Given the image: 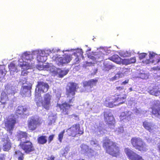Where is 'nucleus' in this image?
I'll return each mask as SVG.
<instances>
[{
  "label": "nucleus",
  "mask_w": 160,
  "mask_h": 160,
  "mask_svg": "<svg viewBox=\"0 0 160 160\" xmlns=\"http://www.w3.org/2000/svg\"><path fill=\"white\" fill-rule=\"evenodd\" d=\"M149 73L142 69L140 70L137 76V77L142 79H147L149 77Z\"/></svg>",
  "instance_id": "35"
},
{
  "label": "nucleus",
  "mask_w": 160,
  "mask_h": 160,
  "mask_svg": "<svg viewBox=\"0 0 160 160\" xmlns=\"http://www.w3.org/2000/svg\"><path fill=\"white\" fill-rule=\"evenodd\" d=\"M126 61L127 64H128L135 62L136 60L135 58L133 57L130 59H126Z\"/></svg>",
  "instance_id": "46"
},
{
  "label": "nucleus",
  "mask_w": 160,
  "mask_h": 160,
  "mask_svg": "<svg viewBox=\"0 0 160 160\" xmlns=\"http://www.w3.org/2000/svg\"><path fill=\"white\" fill-rule=\"evenodd\" d=\"M16 152L19 155L18 158V160H23L24 154L22 153L20 151H18Z\"/></svg>",
  "instance_id": "50"
},
{
  "label": "nucleus",
  "mask_w": 160,
  "mask_h": 160,
  "mask_svg": "<svg viewBox=\"0 0 160 160\" xmlns=\"http://www.w3.org/2000/svg\"><path fill=\"white\" fill-rule=\"evenodd\" d=\"M80 148H81L82 153L87 154L90 148H89L88 146L84 144H82L80 145Z\"/></svg>",
  "instance_id": "40"
},
{
  "label": "nucleus",
  "mask_w": 160,
  "mask_h": 160,
  "mask_svg": "<svg viewBox=\"0 0 160 160\" xmlns=\"http://www.w3.org/2000/svg\"><path fill=\"white\" fill-rule=\"evenodd\" d=\"M98 78L92 79L88 81H85L83 82V87L87 92H91L92 88L95 86L98 82Z\"/></svg>",
  "instance_id": "15"
},
{
  "label": "nucleus",
  "mask_w": 160,
  "mask_h": 160,
  "mask_svg": "<svg viewBox=\"0 0 160 160\" xmlns=\"http://www.w3.org/2000/svg\"><path fill=\"white\" fill-rule=\"evenodd\" d=\"M66 132L69 136L75 137H78L82 134L83 133V130L80 128V124L79 123H77L73 124L71 127L68 129Z\"/></svg>",
  "instance_id": "7"
},
{
  "label": "nucleus",
  "mask_w": 160,
  "mask_h": 160,
  "mask_svg": "<svg viewBox=\"0 0 160 160\" xmlns=\"http://www.w3.org/2000/svg\"><path fill=\"white\" fill-rule=\"evenodd\" d=\"M0 107L3 109H12L13 107L14 101L12 100H0Z\"/></svg>",
  "instance_id": "22"
},
{
  "label": "nucleus",
  "mask_w": 160,
  "mask_h": 160,
  "mask_svg": "<svg viewBox=\"0 0 160 160\" xmlns=\"http://www.w3.org/2000/svg\"><path fill=\"white\" fill-rule=\"evenodd\" d=\"M27 134L25 132H21L18 136V141H20V143L25 142L27 141Z\"/></svg>",
  "instance_id": "37"
},
{
  "label": "nucleus",
  "mask_w": 160,
  "mask_h": 160,
  "mask_svg": "<svg viewBox=\"0 0 160 160\" xmlns=\"http://www.w3.org/2000/svg\"><path fill=\"white\" fill-rule=\"evenodd\" d=\"M103 53L101 51L95 52L94 54V56L88 54L87 55V56L88 58L92 60L93 61L99 62L102 60L103 57Z\"/></svg>",
  "instance_id": "23"
},
{
  "label": "nucleus",
  "mask_w": 160,
  "mask_h": 160,
  "mask_svg": "<svg viewBox=\"0 0 160 160\" xmlns=\"http://www.w3.org/2000/svg\"><path fill=\"white\" fill-rule=\"evenodd\" d=\"M2 138V141L3 142L2 149L5 151H8L11 147V143L7 134H5Z\"/></svg>",
  "instance_id": "20"
},
{
  "label": "nucleus",
  "mask_w": 160,
  "mask_h": 160,
  "mask_svg": "<svg viewBox=\"0 0 160 160\" xmlns=\"http://www.w3.org/2000/svg\"><path fill=\"white\" fill-rule=\"evenodd\" d=\"M41 119L39 116H35L29 118L28 121V126L30 130L33 131L40 124Z\"/></svg>",
  "instance_id": "11"
},
{
  "label": "nucleus",
  "mask_w": 160,
  "mask_h": 160,
  "mask_svg": "<svg viewBox=\"0 0 160 160\" xmlns=\"http://www.w3.org/2000/svg\"><path fill=\"white\" fill-rule=\"evenodd\" d=\"M97 151V150H94L90 148L87 154H89L90 155L93 156L97 155L98 153Z\"/></svg>",
  "instance_id": "45"
},
{
  "label": "nucleus",
  "mask_w": 160,
  "mask_h": 160,
  "mask_svg": "<svg viewBox=\"0 0 160 160\" xmlns=\"http://www.w3.org/2000/svg\"><path fill=\"white\" fill-rule=\"evenodd\" d=\"M70 147L68 146H66L65 148H62L60 151V157H66L69 151Z\"/></svg>",
  "instance_id": "39"
},
{
  "label": "nucleus",
  "mask_w": 160,
  "mask_h": 160,
  "mask_svg": "<svg viewBox=\"0 0 160 160\" xmlns=\"http://www.w3.org/2000/svg\"><path fill=\"white\" fill-rule=\"evenodd\" d=\"M147 54L145 53H141L139 55V58L140 59H142L143 58H144L146 55H147Z\"/></svg>",
  "instance_id": "55"
},
{
  "label": "nucleus",
  "mask_w": 160,
  "mask_h": 160,
  "mask_svg": "<svg viewBox=\"0 0 160 160\" xmlns=\"http://www.w3.org/2000/svg\"><path fill=\"white\" fill-rule=\"evenodd\" d=\"M9 100L8 95L5 92H2L1 94L0 100Z\"/></svg>",
  "instance_id": "43"
},
{
  "label": "nucleus",
  "mask_w": 160,
  "mask_h": 160,
  "mask_svg": "<svg viewBox=\"0 0 160 160\" xmlns=\"http://www.w3.org/2000/svg\"><path fill=\"white\" fill-rule=\"evenodd\" d=\"M71 105H70L68 103L65 102L60 104L58 103L57 104V107L59 108L61 110H62V113L64 115H68L69 111L70 109Z\"/></svg>",
  "instance_id": "24"
},
{
  "label": "nucleus",
  "mask_w": 160,
  "mask_h": 160,
  "mask_svg": "<svg viewBox=\"0 0 160 160\" xmlns=\"http://www.w3.org/2000/svg\"><path fill=\"white\" fill-rule=\"evenodd\" d=\"M8 68L10 72V74L11 75H14L15 74L17 73L20 74L22 76L23 75V72L22 71H21L20 68H18V66H16L15 64L11 62L8 65Z\"/></svg>",
  "instance_id": "19"
},
{
  "label": "nucleus",
  "mask_w": 160,
  "mask_h": 160,
  "mask_svg": "<svg viewBox=\"0 0 160 160\" xmlns=\"http://www.w3.org/2000/svg\"><path fill=\"white\" fill-rule=\"evenodd\" d=\"M75 56L76 57L75 58V62H74V63L75 64H78L80 60L81 59V58H83V57L82 56Z\"/></svg>",
  "instance_id": "52"
},
{
  "label": "nucleus",
  "mask_w": 160,
  "mask_h": 160,
  "mask_svg": "<svg viewBox=\"0 0 160 160\" xmlns=\"http://www.w3.org/2000/svg\"><path fill=\"white\" fill-rule=\"evenodd\" d=\"M152 112V114L158 117L160 116V101L159 100L154 101Z\"/></svg>",
  "instance_id": "25"
},
{
  "label": "nucleus",
  "mask_w": 160,
  "mask_h": 160,
  "mask_svg": "<svg viewBox=\"0 0 160 160\" xmlns=\"http://www.w3.org/2000/svg\"><path fill=\"white\" fill-rule=\"evenodd\" d=\"M35 89V96L40 97L41 93L46 92L49 88L48 83L43 81H38L36 86Z\"/></svg>",
  "instance_id": "9"
},
{
  "label": "nucleus",
  "mask_w": 160,
  "mask_h": 160,
  "mask_svg": "<svg viewBox=\"0 0 160 160\" xmlns=\"http://www.w3.org/2000/svg\"><path fill=\"white\" fill-rule=\"evenodd\" d=\"M103 116L104 121L108 127L111 129H113L115 127V121L111 110L105 109L103 112Z\"/></svg>",
  "instance_id": "8"
},
{
  "label": "nucleus",
  "mask_w": 160,
  "mask_h": 160,
  "mask_svg": "<svg viewBox=\"0 0 160 160\" xmlns=\"http://www.w3.org/2000/svg\"><path fill=\"white\" fill-rule=\"evenodd\" d=\"M35 54H33L32 52V54L27 52H24L21 56V58L18 60V65L23 69H27L30 66V62L32 59L35 57Z\"/></svg>",
  "instance_id": "4"
},
{
  "label": "nucleus",
  "mask_w": 160,
  "mask_h": 160,
  "mask_svg": "<svg viewBox=\"0 0 160 160\" xmlns=\"http://www.w3.org/2000/svg\"><path fill=\"white\" fill-rule=\"evenodd\" d=\"M29 109V107L27 105L19 106L16 108L15 113L6 119L5 122V126L9 135L12 134L17 119L19 117L24 118L26 116H28Z\"/></svg>",
  "instance_id": "1"
},
{
  "label": "nucleus",
  "mask_w": 160,
  "mask_h": 160,
  "mask_svg": "<svg viewBox=\"0 0 160 160\" xmlns=\"http://www.w3.org/2000/svg\"><path fill=\"white\" fill-rule=\"evenodd\" d=\"M103 70L104 71L108 72L111 70L116 69V66L110 62L104 61L103 62Z\"/></svg>",
  "instance_id": "31"
},
{
  "label": "nucleus",
  "mask_w": 160,
  "mask_h": 160,
  "mask_svg": "<svg viewBox=\"0 0 160 160\" xmlns=\"http://www.w3.org/2000/svg\"><path fill=\"white\" fill-rule=\"evenodd\" d=\"M124 87L122 85L117 87L115 89L116 91H118L121 93H122V92L124 91Z\"/></svg>",
  "instance_id": "49"
},
{
  "label": "nucleus",
  "mask_w": 160,
  "mask_h": 160,
  "mask_svg": "<svg viewBox=\"0 0 160 160\" xmlns=\"http://www.w3.org/2000/svg\"><path fill=\"white\" fill-rule=\"evenodd\" d=\"M114 100V101L119 105L124 103L127 97V95L125 93H121L115 96H112Z\"/></svg>",
  "instance_id": "21"
},
{
  "label": "nucleus",
  "mask_w": 160,
  "mask_h": 160,
  "mask_svg": "<svg viewBox=\"0 0 160 160\" xmlns=\"http://www.w3.org/2000/svg\"><path fill=\"white\" fill-rule=\"evenodd\" d=\"M118 131L120 133H123L124 132L123 128L122 127L119 128L118 129Z\"/></svg>",
  "instance_id": "58"
},
{
  "label": "nucleus",
  "mask_w": 160,
  "mask_h": 160,
  "mask_svg": "<svg viewBox=\"0 0 160 160\" xmlns=\"http://www.w3.org/2000/svg\"><path fill=\"white\" fill-rule=\"evenodd\" d=\"M17 92L16 87L12 84H8L5 87V91L7 95H14Z\"/></svg>",
  "instance_id": "29"
},
{
  "label": "nucleus",
  "mask_w": 160,
  "mask_h": 160,
  "mask_svg": "<svg viewBox=\"0 0 160 160\" xmlns=\"http://www.w3.org/2000/svg\"><path fill=\"white\" fill-rule=\"evenodd\" d=\"M148 92L151 95L156 96L160 94V84L158 83L152 84L148 88Z\"/></svg>",
  "instance_id": "17"
},
{
  "label": "nucleus",
  "mask_w": 160,
  "mask_h": 160,
  "mask_svg": "<svg viewBox=\"0 0 160 160\" xmlns=\"http://www.w3.org/2000/svg\"><path fill=\"white\" fill-rule=\"evenodd\" d=\"M18 82V86H21V87L27 86L30 83L32 82V84H33V82L32 80L28 79L27 77H24L23 76L21 77L19 80V81H17Z\"/></svg>",
  "instance_id": "26"
},
{
  "label": "nucleus",
  "mask_w": 160,
  "mask_h": 160,
  "mask_svg": "<svg viewBox=\"0 0 160 160\" xmlns=\"http://www.w3.org/2000/svg\"><path fill=\"white\" fill-rule=\"evenodd\" d=\"M89 142L91 146L95 150H98L101 149V147L99 141L95 138H92L89 140Z\"/></svg>",
  "instance_id": "33"
},
{
  "label": "nucleus",
  "mask_w": 160,
  "mask_h": 160,
  "mask_svg": "<svg viewBox=\"0 0 160 160\" xmlns=\"http://www.w3.org/2000/svg\"><path fill=\"white\" fill-rule=\"evenodd\" d=\"M124 151L128 158L131 160H144L142 157L129 148H124Z\"/></svg>",
  "instance_id": "14"
},
{
  "label": "nucleus",
  "mask_w": 160,
  "mask_h": 160,
  "mask_svg": "<svg viewBox=\"0 0 160 160\" xmlns=\"http://www.w3.org/2000/svg\"><path fill=\"white\" fill-rule=\"evenodd\" d=\"M55 50H54V49H53L52 51L50 49H45V50H37L35 51H33V53H38L39 52H40V53H42L43 54V55H45V56H46V57H47V56L49 55L50 54L52 53V52H55Z\"/></svg>",
  "instance_id": "36"
},
{
  "label": "nucleus",
  "mask_w": 160,
  "mask_h": 160,
  "mask_svg": "<svg viewBox=\"0 0 160 160\" xmlns=\"http://www.w3.org/2000/svg\"><path fill=\"white\" fill-rule=\"evenodd\" d=\"M48 120L49 121V124L51 125L52 124H54L55 122L56 119L55 118L52 116H49L48 118Z\"/></svg>",
  "instance_id": "47"
},
{
  "label": "nucleus",
  "mask_w": 160,
  "mask_h": 160,
  "mask_svg": "<svg viewBox=\"0 0 160 160\" xmlns=\"http://www.w3.org/2000/svg\"><path fill=\"white\" fill-rule=\"evenodd\" d=\"M94 62H88L87 63V65L90 66L91 65L94 64Z\"/></svg>",
  "instance_id": "64"
},
{
  "label": "nucleus",
  "mask_w": 160,
  "mask_h": 160,
  "mask_svg": "<svg viewBox=\"0 0 160 160\" xmlns=\"http://www.w3.org/2000/svg\"><path fill=\"white\" fill-rule=\"evenodd\" d=\"M54 134H52L50 135L48 138V143H50L51 141L53 140L54 137Z\"/></svg>",
  "instance_id": "53"
},
{
  "label": "nucleus",
  "mask_w": 160,
  "mask_h": 160,
  "mask_svg": "<svg viewBox=\"0 0 160 160\" xmlns=\"http://www.w3.org/2000/svg\"><path fill=\"white\" fill-rule=\"evenodd\" d=\"M79 88L78 84L72 82L69 83L66 88V95L68 102L71 103L74 101V98L77 92V89Z\"/></svg>",
  "instance_id": "5"
},
{
  "label": "nucleus",
  "mask_w": 160,
  "mask_h": 160,
  "mask_svg": "<svg viewBox=\"0 0 160 160\" xmlns=\"http://www.w3.org/2000/svg\"><path fill=\"white\" fill-rule=\"evenodd\" d=\"M83 52L82 51V50L80 48H78L76 50V51L73 53V55L74 56H83Z\"/></svg>",
  "instance_id": "42"
},
{
  "label": "nucleus",
  "mask_w": 160,
  "mask_h": 160,
  "mask_svg": "<svg viewBox=\"0 0 160 160\" xmlns=\"http://www.w3.org/2000/svg\"><path fill=\"white\" fill-rule=\"evenodd\" d=\"M27 86L21 87L20 93L23 97H30L31 96V89L32 88V82Z\"/></svg>",
  "instance_id": "18"
},
{
  "label": "nucleus",
  "mask_w": 160,
  "mask_h": 160,
  "mask_svg": "<svg viewBox=\"0 0 160 160\" xmlns=\"http://www.w3.org/2000/svg\"><path fill=\"white\" fill-rule=\"evenodd\" d=\"M145 138L146 140L148 143H149L152 142V138H151L150 136L148 135L147 136H146Z\"/></svg>",
  "instance_id": "54"
},
{
  "label": "nucleus",
  "mask_w": 160,
  "mask_h": 160,
  "mask_svg": "<svg viewBox=\"0 0 160 160\" xmlns=\"http://www.w3.org/2000/svg\"><path fill=\"white\" fill-rule=\"evenodd\" d=\"M134 112L136 115L141 116L142 114H143V112H144V111H142L141 109L136 108L134 110Z\"/></svg>",
  "instance_id": "48"
},
{
  "label": "nucleus",
  "mask_w": 160,
  "mask_h": 160,
  "mask_svg": "<svg viewBox=\"0 0 160 160\" xmlns=\"http://www.w3.org/2000/svg\"><path fill=\"white\" fill-rule=\"evenodd\" d=\"M47 141V137L45 135H40L37 138L38 143L40 144L43 145L46 143Z\"/></svg>",
  "instance_id": "38"
},
{
  "label": "nucleus",
  "mask_w": 160,
  "mask_h": 160,
  "mask_svg": "<svg viewBox=\"0 0 160 160\" xmlns=\"http://www.w3.org/2000/svg\"><path fill=\"white\" fill-rule=\"evenodd\" d=\"M97 127L96 132L97 135L99 137L102 136L105 131L104 129V124L102 122H101L97 125Z\"/></svg>",
  "instance_id": "32"
},
{
  "label": "nucleus",
  "mask_w": 160,
  "mask_h": 160,
  "mask_svg": "<svg viewBox=\"0 0 160 160\" xmlns=\"http://www.w3.org/2000/svg\"><path fill=\"white\" fill-rule=\"evenodd\" d=\"M114 101V100L112 96L111 98V99L109 100V101L108 103V105L107 106L110 108H112L114 106L116 105H117V103H116V102Z\"/></svg>",
  "instance_id": "41"
},
{
  "label": "nucleus",
  "mask_w": 160,
  "mask_h": 160,
  "mask_svg": "<svg viewBox=\"0 0 160 160\" xmlns=\"http://www.w3.org/2000/svg\"><path fill=\"white\" fill-rule=\"evenodd\" d=\"M149 56L150 59L148 60L147 63H149L152 62V63L155 64L160 62V58L156 53L154 52L150 53L149 54Z\"/></svg>",
  "instance_id": "28"
},
{
  "label": "nucleus",
  "mask_w": 160,
  "mask_h": 160,
  "mask_svg": "<svg viewBox=\"0 0 160 160\" xmlns=\"http://www.w3.org/2000/svg\"><path fill=\"white\" fill-rule=\"evenodd\" d=\"M113 57L116 60H117V61H120L121 60V58L118 55H116L114 56H113Z\"/></svg>",
  "instance_id": "57"
},
{
  "label": "nucleus",
  "mask_w": 160,
  "mask_h": 160,
  "mask_svg": "<svg viewBox=\"0 0 160 160\" xmlns=\"http://www.w3.org/2000/svg\"><path fill=\"white\" fill-rule=\"evenodd\" d=\"M128 80H126L122 82L121 85L122 86V85H125L126 84L128 83Z\"/></svg>",
  "instance_id": "61"
},
{
  "label": "nucleus",
  "mask_w": 160,
  "mask_h": 160,
  "mask_svg": "<svg viewBox=\"0 0 160 160\" xmlns=\"http://www.w3.org/2000/svg\"><path fill=\"white\" fill-rule=\"evenodd\" d=\"M37 68L40 70H50L54 72L56 75L60 78H62L66 75L69 70L68 69H61L57 68L52 64H45L43 65L39 64L37 66Z\"/></svg>",
  "instance_id": "3"
},
{
  "label": "nucleus",
  "mask_w": 160,
  "mask_h": 160,
  "mask_svg": "<svg viewBox=\"0 0 160 160\" xmlns=\"http://www.w3.org/2000/svg\"><path fill=\"white\" fill-rule=\"evenodd\" d=\"M52 96L48 93L44 94L42 100V107L46 110H48L51 105Z\"/></svg>",
  "instance_id": "16"
},
{
  "label": "nucleus",
  "mask_w": 160,
  "mask_h": 160,
  "mask_svg": "<svg viewBox=\"0 0 160 160\" xmlns=\"http://www.w3.org/2000/svg\"><path fill=\"white\" fill-rule=\"evenodd\" d=\"M6 155L4 154H0V160H5Z\"/></svg>",
  "instance_id": "56"
},
{
  "label": "nucleus",
  "mask_w": 160,
  "mask_h": 160,
  "mask_svg": "<svg viewBox=\"0 0 160 160\" xmlns=\"http://www.w3.org/2000/svg\"><path fill=\"white\" fill-rule=\"evenodd\" d=\"M72 118H73V117H75V119L76 120H77L78 119V118L77 115H76L75 114H72L71 116Z\"/></svg>",
  "instance_id": "60"
},
{
  "label": "nucleus",
  "mask_w": 160,
  "mask_h": 160,
  "mask_svg": "<svg viewBox=\"0 0 160 160\" xmlns=\"http://www.w3.org/2000/svg\"><path fill=\"white\" fill-rule=\"evenodd\" d=\"M57 56L56 58V64L59 67H62L69 63L72 60V56L68 54H64L62 57Z\"/></svg>",
  "instance_id": "12"
},
{
  "label": "nucleus",
  "mask_w": 160,
  "mask_h": 160,
  "mask_svg": "<svg viewBox=\"0 0 160 160\" xmlns=\"http://www.w3.org/2000/svg\"><path fill=\"white\" fill-rule=\"evenodd\" d=\"M5 71V70H0V79L1 80V78H4V76L6 74Z\"/></svg>",
  "instance_id": "51"
},
{
  "label": "nucleus",
  "mask_w": 160,
  "mask_h": 160,
  "mask_svg": "<svg viewBox=\"0 0 160 160\" xmlns=\"http://www.w3.org/2000/svg\"><path fill=\"white\" fill-rule=\"evenodd\" d=\"M104 51L106 52V54H109L110 53V51L109 50H108L107 49V48H105L103 49Z\"/></svg>",
  "instance_id": "59"
},
{
  "label": "nucleus",
  "mask_w": 160,
  "mask_h": 160,
  "mask_svg": "<svg viewBox=\"0 0 160 160\" xmlns=\"http://www.w3.org/2000/svg\"><path fill=\"white\" fill-rule=\"evenodd\" d=\"M131 142L133 146L138 151L146 152L148 150L146 145L139 138H132Z\"/></svg>",
  "instance_id": "6"
},
{
  "label": "nucleus",
  "mask_w": 160,
  "mask_h": 160,
  "mask_svg": "<svg viewBox=\"0 0 160 160\" xmlns=\"http://www.w3.org/2000/svg\"><path fill=\"white\" fill-rule=\"evenodd\" d=\"M132 112L130 111H126L121 113L119 118L121 121H123L124 122L128 121L131 118Z\"/></svg>",
  "instance_id": "30"
},
{
  "label": "nucleus",
  "mask_w": 160,
  "mask_h": 160,
  "mask_svg": "<svg viewBox=\"0 0 160 160\" xmlns=\"http://www.w3.org/2000/svg\"><path fill=\"white\" fill-rule=\"evenodd\" d=\"M65 132V130H64L62 131L58 135V139L59 142L61 143L62 141V140L63 138L64 134Z\"/></svg>",
  "instance_id": "44"
},
{
  "label": "nucleus",
  "mask_w": 160,
  "mask_h": 160,
  "mask_svg": "<svg viewBox=\"0 0 160 160\" xmlns=\"http://www.w3.org/2000/svg\"><path fill=\"white\" fill-rule=\"evenodd\" d=\"M33 54H34L33 53V51H32ZM34 54H35V56H37V61L38 62H41V63H40L38 64H37L36 65V68L38 70L40 71V70H39L37 68V66H38L39 64H41V65L45 64H49V63H43V62H44L46 61V60L47 59V58L46 56H45V55H43V54L40 53V52H39L38 53H34Z\"/></svg>",
  "instance_id": "27"
},
{
  "label": "nucleus",
  "mask_w": 160,
  "mask_h": 160,
  "mask_svg": "<svg viewBox=\"0 0 160 160\" xmlns=\"http://www.w3.org/2000/svg\"><path fill=\"white\" fill-rule=\"evenodd\" d=\"M118 68V71L115 75L110 78V80L111 81H114L120 78H122L125 76H127L128 75L130 72V68Z\"/></svg>",
  "instance_id": "13"
},
{
  "label": "nucleus",
  "mask_w": 160,
  "mask_h": 160,
  "mask_svg": "<svg viewBox=\"0 0 160 160\" xmlns=\"http://www.w3.org/2000/svg\"><path fill=\"white\" fill-rule=\"evenodd\" d=\"M19 146L26 154L31 153L35 150L33 143L29 140L20 143Z\"/></svg>",
  "instance_id": "10"
},
{
  "label": "nucleus",
  "mask_w": 160,
  "mask_h": 160,
  "mask_svg": "<svg viewBox=\"0 0 160 160\" xmlns=\"http://www.w3.org/2000/svg\"><path fill=\"white\" fill-rule=\"evenodd\" d=\"M142 126L145 129L150 132L153 130L154 124L153 122L145 121L143 122Z\"/></svg>",
  "instance_id": "34"
},
{
  "label": "nucleus",
  "mask_w": 160,
  "mask_h": 160,
  "mask_svg": "<svg viewBox=\"0 0 160 160\" xmlns=\"http://www.w3.org/2000/svg\"><path fill=\"white\" fill-rule=\"evenodd\" d=\"M103 147L106 152L110 155L117 157L119 154V148L115 142L111 141L107 137L103 138Z\"/></svg>",
  "instance_id": "2"
},
{
  "label": "nucleus",
  "mask_w": 160,
  "mask_h": 160,
  "mask_svg": "<svg viewBox=\"0 0 160 160\" xmlns=\"http://www.w3.org/2000/svg\"><path fill=\"white\" fill-rule=\"evenodd\" d=\"M49 159H48V160H54V159L55 158V157L53 155H51V156L49 158Z\"/></svg>",
  "instance_id": "62"
},
{
  "label": "nucleus",
  "mask_w": 160,
  "mask_h": 160,
  "mask_svg": "<svg viewBox=\"0 0 160 160\" xmlns=\"http://www.w3.org/2000/svg\"><path fill=\"white\" fill-rule=\"evenodd\" d=\"M153 68L155 70H160V66H158L156 67H154Z\"/></svg>",
  "instance_id": "63"
}]
</instances>
